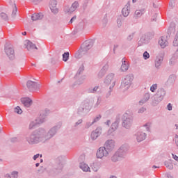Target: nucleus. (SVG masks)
Returning <instances> with one entry per match:
<instances>
[{
  "label": "nucleus",
  "mask_w": 178,
  "mask_h": 178,
  "mask_svg": "<svg viewBox=\"0 0 178 178\" xmlns=\"http://www.w3.org/2000/svg\"><path fill=\"white\" fill-rule=\"evenodd\" d=\"M65 166V156H59L56 159V165H54L55 173H60Z\"/></svg>",
  "instance_id": "obj_4"
},
{
  "label": "nucleus",
  "mask_w": 178,
  "mask_h": 178,
  "mask_svg": "<svg viewBox=\"0 0 178 178\" xmlns=\"http://www.w3.org/2000/svg\"><path fill=\"white\" fill-rule=\"evenodd\" d=\"M44 17V15L42 13H34L31 16V19L33 22H35L37 20H41Z\"/></svg>",
  "instance_id": "obj_30"
},
{
  "label": "nucleus",
  "mask_w": 178,
  "mask_h": 178,
  "mask_svg": "<svg viewBox=\"0 0 178 178\" xmlns=\"http://www.w3.org/2000/svg\"><path fill=\"white\" fill-rule=\"evenodd\" d=\"M50 111L48 108H46L44 111H41L40 116L36 120V123H44L47 116L49 115Z\"/></svg>",
  "instance_id": "obj_9"
},
{
  "label": "nucleus",
  "mask_w": 178,
  "mask_h": 178,
  "mask_svg": "<svg viewBox=\"0 0 178 178\" xmlns=\"http://www.w3.org/2000/svg\"><path fill=\"white\" fill-rule=\"evenodd\" d=\"M145 111H147V108L142 107V108H139L138 113H144Z\"/></svg>",
  "instance_id": "obj_58"
},
{
  "label": "nucleus",
  "mask_w": 178,
  "mask_h": 178,
  "mask_svg": "<svg viewBox=\"0 0 178 178\" xmlns=\"http://www.w3.org/2000/svg\"><path fill=\"white\" fill-rule=\"evenodd\" d=\"M26 87L30 91H33V90H38V88H40V85H38L37 82L28 81L26 83Z\"/></svg>",
  "instance_id": "obj_16"
},
{
  "label": "nucleus",
  "mask_w": 178,
  "mask_h": 178,
  "mask_svg": "<svg viewBox=\"0 0 178 178\" xmlns=\"http://www.w3.org/2000/svg\"><path fill=\"white\" fill-rule=\"evenodd\" d=\"M156 97L161 98V99L163 101V98H165V96L166 95V90L163 89V88H160L157 90L156 93L155 94Z\"/></svg>",
  "instance_id": "obj_20"
},
{
  "label": "nucleus",
  "mask_w": 178,
  "mask_h": 178,
  "mask_svg": "<svg viewBox=\"0 0 178 178\" xmlns=\"http://www.w3.org/2000/svg\"><path fill=\"white\" fill-rule=\"evenodd\" d=\"M113 87H115V81L110 86L108 91L106 93V98H109L112 95V92L113 91Z\"/></svg>",
  "instance_id": "obj_36"
},
{
  "label": "nucleus",
  "mask_w": 178,
  "mask_h": 178,
  "mask_svg": "<svg viewBox=\"0 0 178 178\" xmlns=\"http://www.w3.org/2000/svg\"><path fill=\"white\" fill-rule=\"evenodd\" d=\"M105 74H106V72L103 71L102 70H101L99 72L97 76H98L99 79H102V77H104V76H105Z\"/></svg>",
  "instance_id": "obj_49"
},
{
  "label": "nucleus",
  "mask_w": 178,
  "mask_h": 178,
  "mask_svg": "<svg viewBox=\"0 0 178 178\" xmlns=\"http://www.w3.org/2000/svg\"><path fill=\"white\" fill-rule=\"evenodd\" d=\"M127 146L123 145L119 148L118 151L115 152H117L121 159H124V156H126L127 154Z\"/></svg>",
  "instance_id": "obj_14"
},
{
  "label": "nucleus",
  "mask_w": 178,
  "mask_h": 178,
  "mask_svg": "<svg viewBox=\"0 0 178 178\" xmlns=\"http://www.w3.org/2000/svg\"><path fill=\"white\" fill-rule=\"evenodd\" d=\"M129 62H127L126 59L122 58V65L120 67L121 72H127V70H129Z\"/></svg>",
  "instance_id": "obj_23"
},
{
  "label": "nucleus",
  "mask_w": 178,
  "mask_h": 178,
  "mask_svg": "<svg viewBox=\"0 0 178 178\" xmlns=\"http://www.w3.org/2000/svg\"><path fill=\"white\" fill-rule=\"evenodd\" d=\"M151 124H152L149 122L145 123L142 127V130H144V131H148V132L151 131Z\"/></svg>",
  "instance_id": "obj_37"
},
{
  "label": "nucleus",
  "mask_w": 178,
  "mask_h": 178,
  "mask_svg": "<svg viewBox=\"0 0 178 178\" xmlns=\"http://www.w3.org/2000/svg\"><path fill=\"white\" fill-rule=\"evenodd\" d=\"M92 48V42L90 40L85 41L81 47V52H87Z\"/></svg>",
  "instance_id": "obj_10"
},
{
  "label": "nucleus",
  "mask_w": 178,
  "mask_h": 178,
  "mask_svg": "<svg viewBox=\"0 0 178 178\" xmlns=\"http://www.w3.org/2000/svg\"><path fill=\"white\" fill-rule=\"evenodd\" d=\"M101 134H102V128L97 127L95 131H92L90 137L92 140H97Z\"/></svg>",
  "instance_id": "obj_17"
},
{
  "label": "nucleus",
  "mask_w": 178,
  "mask_h": 178,
  "mask_svg": "<svg viewBox=\"0 0 178 178\" xmlns=\"http://www.w3.org/2000/svg\"><path fill=\"white\" fill-rule=\"evenodd\" d=\"M56 5H58V1H56V0H50L49 8L51 12L53 13L54 15H58V13H59V9L56 8Z\"/></svg>",
  "instance_id": "obj_13"
},
{
  "label": "nucleus",
  "mask_w": 178,
  "mask_h": 178,
  "mask_svg": "<svg viewBox=\"0 0 178 178\" xmlns=\"http://www.w3.org/2000/svg\"><path fill=\"white\" fill-rule=\"evenodd\" d=\"M79 1H74L72 4L71 7L65 6L64 8V12H65V13H73V12H74L76 9L79 8Z\"/></svg>",
  "instance_id": "obj_11"
},
{
  "label": "nucleus",
  "mask_w": 178,
  "mask_h": 178,
  "mask_svg": "<svg viewBox=\"0 0 178 178\" xmlns=\"http://www.w3.org/2000/svg\"><path fill=\"white\" fill-rule=\"evenodd\" d=\"M79 168L83 172H90V167L84 162L80 163Z\"/></svg>",
  "instance_id": "obj_32"
},
{
  "label": "nucleus",
  "mask_w": 178,
  "mask_h": 178,
  "mask_svg": "<svg viewBox=\"0 0 178 178\" xmlns=\"http://www.w3.org/2000/svg\"><path fill=\"white\" fill-rule=\"evenodd\" d=\"M113 81H115V86H116V80H115V74L110 73L104 79V84L109 86V84H112Z\"/></svg>",
  "instance_id": "obj_12"
},
{
  "label": "nucleus",
  "mask_w": 178,
  "mask_h": 178,
  "mask_svg": "<svg viewBox=\"0 0 178 178\" xmlns=\"http://www.w3.org/2000/svg\"><path fill=\"white\" fill-rule=\"evenodd\" d=\"M69 52H65L63 54V62H67V60H69Z\"/></svg>",
  "instance_id": "obj_42"
},
{
  "label": "nucleus",
  "mask_w": 178,
  "mask_h": 178,
  "mask_svg": "<svg viewBox=\"0 0 178 178\" xmlns=\"http://www.w3.org/2000/svg\"><path fill=\"white\" fill-rule=\"evenodd\" d=\"M176 79H177V76L176 74H171L169 76L168 80H167V84L169 86H172V84H175V82L176 81Z\"/></svg>",
  "instance_id": "obj_29"
},
{
  "label": "nucleus",
  "mask_w": 178,
  "mask_h": 178,
  "mask_svg": "<svg viewBox=\"0 0 178 178\" xmlns=\"http://www.w3.org/2000/svg\"><path fill=\"white\" fill-rule=\"evenodd\" d=\"M164 58H165V53L163 52L159 53L158 56L156 57L154 65L156 69H159V67H161V65H162Z\"/></svg>",
  "instance_id": "obj_8"
},
{
  "label": "nucleus",
  "mask_w": 178,
  "mask_h": 178,
  "mask_svg": "<svg viewBox=\"0 0 178 178\" xmlns=\"http://www.w3.org/2000/svg\"><path fill=\"white\" fill-rule=\"evenodd\" d=\"M145 13V9L143 8L140 10H136L134 13V18L138 19V17H141Z\"/></svg>",
  "instance_id": "obj_31"
},
{
  "label": "nucleus",
  "mask_w": 178,
  "mask_h": 178,
  "mask_svg": "<svg viewBox=\"0 0 178 178\" xmlns=\"http://www.w3.org/2000/svg\"><path fill=\"white\" fill-rule=\"evenodd\" d=\"M158 89V84L154 83L150 87V91L152 92H155V90Z\"/></svg>",
  "instance_id": "obj_50"
},
{
  "label": "nucleus",
  "mask_w": 178,
  "mask_h": 178,
  "mask_svg": "<svg viewBox=\"0 0 178 178\" xmlns=\"http://www.w3.org/2000/svg\"><path fill=\"white\" fill-rule=\"evenodd\" d=\"M175 31H176V29H175V28H169V29L168 31V35H170V37L171 35H175Z\"/></svg>",
  "instance_id": "obj_45"
},
{
  "label": "nucleus",
  "mask_w": 178,
  "mask_h": 178,
  "mask_svg": "<svg viewBox=\"0 0 178 178\" xmlns=\"http://www.w3.org/2000/svg\"><path fill=\"white\" fill-rule=\"evenodd\" d=\"M122 21H123V17L122 16H119L117 18L118 27L120 28L122 26Z\"/></svg>",
  "instance_id": "obj_41"
},
{
  "label": "nucleus",
  "mask_w": 178,
  "mask_h": 178,
  "mask_svg": "<svg viewBox=\"0 0 178 178\" xmlns=\"http://www.w3.org/2000/svg\"><path fill=\"white\" fill-rule=\"evenodd\" d=\"M175 141L177 147H178V136L177 135H175Z\"/></svg>",
  "instance_id": "obj_62"
},
{
  "label": "nucleus",
  "mask_w": 178,
  "mask_h": 178,
  "mask_svg": "<svg viewBox=\"0 0 178 178\" xmlns=\"http://www.w3.org/2000/svg\"><path fill=\"white\" fill-rule=\"evenodd\" d=\"M160 102H162V100L161 98H159L156 95H154L153 98H152V106H156V105H159Z\"/></svg>",
  "instance_id": "obj_27"
},
{
  "label": "nucleus",
  "mask_w": 178,
  "mask_h": 178,
  "mask_svg": "<svg viewBox=\"0 0 178 178\" xmlns=\"http://www.w3.org/2000/svg\"><path fill=\"white\" fill-rule=\"evenodd\" d=\"M146 42H147V40H145V38L144 36H143L142 38H140V39L138 42V44L143 45V44H145Z\"/></svg>",
  "instance_id": "obj_52"
},
{
  "label": "nucleus",
  "mask_w": 178,
  "mask_h": 178,
  "mask_svg": "<svg viewBox=\"0 0 178 178\" xmlns=\"http://www.w3.org/2000/svg\"><path fill=\"white\" fill-rule=\"evenodd\" d=\"M133 116L129 115L128 113H124L122 118V127L125 129H130L131 126L133 124Z\"/></svg>",
  "instance_id": "obj_5"
},
{
  "label": "nucleus",
  "mask_w": 178,
  "mask_h": 178,
  "mask_svg": "<svg viewBox=\"0 0 178 178\" xmlns=\"http://www.w3.org/2000/svg\"><path fill=\"white\" fill-rule=\"evenodd\" d=\"M174 47H178V32L176 33L174 41H173Z\"/></svg>",
  "instance_id": "obj_47"
},
{
  "label": "nucleus",
  "mask_w": 178,
  "mask_h": 178,
  "mask_svg": "<svg viewBox=\"0 0 178 178\" xmlns=\"http://www.w3.org/2000/svg\"><path fill=\"white\" fill-rule=\"evenodd\" d=\"M112 162L116 163L119 162V161H122L121 157L119 156L118 154L115 152V154L111 156Z\"/></svg>",
  "instance_id": "obj_35"
},
{
  "label": "nucleus",
  "mask_w": 178,
  "mask_h": 178,
  "mask_svg": "<svg viewBox=\"0 0 178 178\" xmlns=\"http://www.w3.org/2000/svg\"><path fill=\"white\" fill-rule=\"evenodd\" d=\"M172 156L173 159H175V161H177V162H178V156L177 155H175L174 154H172Z\"/></svg>",
  "instance_id": "obj_64"
},
{
  "label": "nucleus",
  "mask_w": 178,
  "mask_h": 178,
  "mask_svg": "<svg viewBox=\"0 0 178 178\" xmlns=\"http://www.w3.org/2000/svg\"><path fill=\"white\" fill-rule=\"evenodd\" d=\"M0 16H1V19H3V20H7L8 19V15H6V13H1L0 14Z\"/></svg>",
  "instance_id": "obj_55"
},
{
  "label": "nucleus",
  "mask_w": 178,
  "mask_h": 178,
  "mask_svg": "<svg viewBox=\"0 0 178 178\" xmlns=\"http://www.w3.org/2000/svg\"><path fill=\"white\" fill-rule=\"evenodd\" d=\"M14 112L15 113H17L18 115H22V113H23V111L22 110V108H20V106H19L14 108Z\"/></svg>",
  "instance_id": "obj_43"
},
{
  "label": "nucleus",
  "mask_w": 178,
  "mask_h": 178,
  "mask_svg": "<svg viewBox=\"0 0 178 178\" xmlns=\"http://www.w3.org/2000/svg\"><path fill=\"white\" fill-rule=\"evenodd\" d=\"M90 111H91V104H90V101L87 100L81 103L78 108L77 113L81 116H86Z\"/></svg>",
  "instance_id": "obj_3"
},
{
  "label": "nucleus",
  "mask_w": 178,
  "mask_h": 178,
  "mask_svg": "<svg viewBox=\"0 0 178 178\" xmlns=\"http://www.w3.org/2000/svg\"><path fill=\"white\" fill-rule=\"evenodd\" d=\"M17 13V7L16 6V4H14V7L12 12V17H15V16H16Z\"/></svg>",
  "instance_id": "obj_51"
},
{
  "label": "nucleus",
  "mask_w": 178,
  "mask_h": 178,
  "mask_svg": "<svg viewBox=\"0 0 178 178\" xmlns=\"http://www.w3.org/2000/svg\"><path fill=\"white\" fill-rule=\"evenodd\" d=\"M108 155H109V152L104 147H99L96 153L97 159H102L104 156H107Z\"/></svg>",
  "instance_id": "obj_6"
},
{
  "label": "nucleus",
  "mask_w": 178,
  "mask_h": 178,
  "mask_svg": "<svg viewBox=\"0 0 178 178\" xmlns=\"http://www.w3.org/2000/svg\"><path fill=\"white\" fill-rule=\"evenodd\" d=\"M122 15L124 17H127L130 15V4H127L122 10Z\"/></svg>",
  "instance_id": "obj_24"
},
{
  "label": "nucleus",
  "mask_w": 178,
  "mask_h": 178,
  "mask_svg": "<svg viewBox=\"0 0 178 178\" xmlns=\"http://www.w3.org/2000/svg\"><path fill=\"white\" fill-rule=\"evenodd\" d=\"M159 44L161 46V48H166V47H168V45H169V42H168V40H166V39H165V38L161 37L159 40Z\"/></svg>",
  "instance_id": "obj_28"
},
{
  "label": "nucleus",
  "mask_w": 178,
  "mask_h": 178,
  "mask_svg": "<svg viewBox=\"0 0 178 178\" xmlns=\"http://www.w3.org/2000/svg\"><path fill=\"white\" fill-rule=\"evenodd\" d=\"M26 48L28 51H33V49H38L37 46L31 42L30 40H26L25 43Z\"/></svg>",
  "instance_id": "obj_25"
},
{
  "label": "nucleus",
  "mask_w": 178,
  "mask_h": 178,
  "mask_svg": "<svg viewBox=\"0 0 178 178\" xmlns=\"http://www.w3.org/2000/svg\"><path fill=\"white\" fill-rule=\"evenodd\" d=\"M4 51L9 59L11 60L15 59V50L13 49V47H12V45H6Z\"/></svg>",
  "instance_id": "obj_7"
},
{
  "label": "nucleus",
  "mask_w": 178,
  "mask_h": 178,
  "mask_svg": "<svg viewBox=\"0 0 178 178\" xmlns=\"http://www.w3.org/2000/svg\"><path fill=\"white\" fill-rule=\"evenodd\" d=\"M119 127V121H115L111 124V129L108 131V134L111 135Z\"/></svg>",
  "instance_id": "obj_26"
},
{
  "label": "nucleus",
  "mask_w": 178,
  "mask_h": 178,
  "mask_svg": "<svg viewBox=\"0 0 178 178\" xmlns=\"http://www.w3.org/2000/svg\"><path fill=\"white\" fill-rule=\"evenodd\" d=\"M83 72H84V65H81L77 72H76V76H80V74H81V73H83Z\"/></svg>",
  "instance_id": "obj_48"
},
{
  "label": "nucleus",
  "mask_w": 178,
  "mask_h": 178,
  "mask_svg": "<svg viewBox=\"0 0 178 178\" xmlns=\"http://www.w3.org/2000/svg\"><path fill=\"white\" fill-rule=\"evenodd\" d=\"M151 98V93L149 92H147L143 95V97L139 101L140 105H143L148 101H149V99Z\"/></svg>",
  "instance_id": "obj_19"
},
{
  "label": "nucleus",
  "mask_w": 178,
  "mask_h": 178,
  "mask_svg": "<svg viewBox=\"0 0 178 178\" xmlns=\"http://www.w3.org/2000/svg\"><path fill=\"white\" fill-rule=\"evenodd\" d=\"M60 127H62V122H58L48 131L44 128H39L25 136V141L29 145L45 144L58 134V131Z\"/></svg>",
  "instance_id": "obj_1"
},
{
  "label": "nucleus",
  "mask_w": 178,
  "mask_h": 178,
  "mask_svg": "<svg viewBox=\"0 0 178 178\" xmlns=\"http://www.w3.org/2000/svg\"><path fill=\"white\" fill-rule=\"evenodd\" d=\"M92 170L93 172H97L101 169V163L99 162H95L91 165Z\"/></svg>",
  "instance_id": "obj_33"
},
{
  "label": "nucleus",
  "mask_w": 178,
  "mask_h": 178,
  "mask_svg": "<svg viewBox=\"0 0 178 178\" xmlns=\"http://www.w3.org/2000/svg\"><path fill=\"white\" fill-rule=\"evenodd\" d=\"M6 176L8 177L17 178V177H19V172H17V171H13L11 172V176L9 174H7Z\"/></svg>",
  "instance_id": "obj_39"
},
{
  "label": "nucleus",
  "mask_w": 178,
  "mask_h": 178,
  "mask_svg": "<svg viewBox=\"0 0 178 178\" xmlns=\"http://www.w3.org/2000/svg\"><path fill=\"white\" fill-rule=\"evenodd\" d=\"M108 69H109V65L108 64V63H105L103 65V67L101 70H103V72H105L106 73V72H108Z\"/></svg>",
  "instance_id": "obj_46"
},
{
  "label": "nucleus",
  "mask_w": 178,
  "mask_h": 178,
  "mask_svg": "<svg viewBox=\"0 0 178 178\" xmlns=\"http://www.w3.org/2000/svg\"><path fill=\"white\" fill-rule=\"evenodd\" d=\"M40 158H42V154H37L34 155L33 157V161H36L37 159L40 158Z\"/></svg>",
  "instance_id": "obj_57"
},
{
  "label": "nucleus",
  "mask_w": 178,
  "mask_h": 178,
  "mask_svg": "<svg viewBox=\"0 0 178 178\" xmlns=\"http://www.w3.org/2000/svg\"><path fill=\"white\" fill-rule=\"evenodd\" d=\"M104 147L108 152L113 151V149H115V141L112 139L108 140L104 144Z\"/></svg>",
  "instance_id": "obj_15"
},
{
  "label": "nucleus",
  "mask_w": 178,
  "mask_h": 178,
  "mask_svg": "<svg viewBox=\"0 0 178 178\" xmlns=\"http://www.w3.org/2000/svg\"><path fill=\"white\" fill-rule=\"evenodd\" d=\"M83 123V119L78 120V121L75 123V127L79 126V124H81Z\"/></svg>",
  "instance_id": "obj_60"
},
{
  "label": "nucleus",
  "mask_w": 178,
  "mask_h": 178,
  "mask_svg": "<svg viewBox=\"0 0 178 178\" xmlns=\"http://www.w3.org/2000/svg\"><path fill=\"white\" fill-rule=\"evenodd\" d=\"M99 86H96L95 87L90 86L87 88L86 92L88 94H97V92H99Z\"/></svg>",
  "instance_id": "obj_21"
},
{
  "label": "nucleus",
  "mask_w": 178,
  "mask_h": 178,
  "mask_svg": "<svg viewBox=\"0 0 178 178\" xmlns=\"http://www.w3.org/2000/svg\"><path fill=\"white\" fill-rule=\"evenodd\" d=\"M86 75L81 76L79 79V80L76 81V84H78V86H81V84L84 83V80H86Z\"/></svg>",
  "instance_id": "obj_38"
},
{
  "label": "nucleus",
  "mask_w": 178,
  "mask_h": 178,
  "mask_svg": "<svg viewBox=\"0 0 178 178\" xmlns=\"http://www.w3.org/2000/svg\"><path fill=\"white\" fill-rule=\"evenodd\" d=\"M136 137L138 143H141V141H144L145 138H147V134L143 131H138L136 134Z\"/></svg>",
  "instance_id": "obj_18"
},
{
  "label": "nucleus",
  "mask_w": 178,
  "mask_h": 178,
  "mask_svg": "<svg viewBox=\"0 0 178 178\" xmlns=\"http://www.w3.org/2000/svg\"><path fill=\"white\" fill-rule=\"evenodd\" d=\"M34 127H35V122H31L29 124V129H34Z\"/></svg>",
  "instance_id": "obj_61"
},
{
  "label": "nucleus",
  "mask_w": 178,
  "mask_h": 178,
  "mask_svg": "<svg viewBox=\"0 0 178 178\" xmlns=\"http://www.w3.org/2000/svg\"><path fill=\"white\" fill-rule=\"evenodd\" d=\"M21 102L25 106L26 108H30L31 104H33V100L29 97H24L21 99Z\"/></svg>",
  "instance_id": "obj_22"
},
{
  "label": "nucleus",
  "mask_w": 178,
  "mask_h": 178,
  "mask_svg": "<svg viewBox=\"0 0 178 178\" xmlns=\"http://www.w3.org/2000/svg\"><path fill=\"white\" fill-rule=\"evenodd\" d=\"M164 165L168 169H170V170H172V169H173V164H172V163L168 161H165L164 162Z\"/></svg>",
  "instance_id": "obj_40"
},
{
  "label": "nucleus",
  "mask_w": 178,
  "mask_h": 178,
  "mask_svg": "<svg viewBox=\"0 0 178 178\" xmlns=\"http://www.w3.org/2000/svg\"><path fill=\"white\" fill-rule=\"evenodd\" d=\"M143 58L147 60V59H149V53H148L147 51H145L143 53Z\"/></svg>",
  "instance_id": "obj_56"
},
{
  "label": "nucleus",
  "mask_w": 178,
  "mask_h": 178,
  "mask_svg": "<svg viewBox=\"0 0 178 178\" xmlns=\"http://www.w3.org/2000/svg\"><path fill=\"white\" fill-rule=\"evenodd\" d=\"M133 80H134V76H133V74H129L127 75L121 82V90H123L124 91H127V90H129V88L131 87Z\"/></svg>",
  "instance_id": "obj_2"
},
{
  "label": "nucleus",
  "mask_w": 178,
  "mask_h": 178,
  "mask_svg": "<svg viewBox=\"0 0 178 178\" xmlns=\"http://www.w3.org/2000/svg\"><path fill=\"white\" fill-rule=\"evenodd\" d=\"M169 65L170 66H175V65H177V56H176V54H174L170 58Z\"/></svg>",
  "instance_id": "obj_34"
},
{
  "label": "nucleus",
  "mask_w": 178,
  "mask_h": 178,
  "mask_svg": "<svg viewBox=\"0 0 178 178\" xmlns=\"http://www.w3.org/2000/svg\"><path fill=\"white\" fill-rule=\"evenodd\" d=\"M135 34H136V33H134V32H133L132 33L129 34L127 37V41H128L129 42H130L131 41H133V38H134Z\"/></svg>",
  "instance_id": "obj_44"
},
{
  "label": "nucleus",
  "mask_w": 178,
  "mask_h": 178,
  "mask_svg": "<svg viewBox=\"0 0 178 178\" xmlns=\"http://www.w3.org/2000/svg\"><path fill=\"white\" fill-rule=\"evenodd\" d=\"M100 104H101V100L99 99H97V101L96 104H95L94 107L98 108V106H99Z\"/></svg>",
  "instance_id": "obj_59"
},
{
  "label": "nucleus",
  "mask_w": 178,
  "mask_h": 178,
  "mask_svg": "<svg viewBox=\"0 0 178 178\" xmlns=\"http://www.w3.org/2000/svg\"><path fill=\"white\" fill-rule=\"evenodd\" d=\"M168 111H172V104L169 103L167 106Z\"/></svg>",
  "instance_id": "obj_63"
},
{
  "label": "nucleus",
  "mask_w": 178,
  "mask_h": 178,
  "mask_svg": "<svg viewBox=\"0 0 178 178\" xmlns=\"http://www.w3.org/2000/svg\"><path fill=\"white\" fill-rule=\"evenodd\" d=\"M92 124H94V122L92 121V122H87L85 125V129H90L91 127V126H92Z\"/></svg>",
  "instance_id": "obj_54"
},
{
  "label": "nucleus",
  "mask_w": 178,
  "mask_h": 178,
  "mask_svg": "<svg viewBox=\"0 0 178 178\" xmlns=\"http://www.w3.org/2000/svg\"><path fill=\"white\" fill-rule=\"evenodd\" d=\"M101 118H102V115H97L96 118H94V120H92L93 124L99 122V120H101Z\"/></svg>",
  "instance_id": "obj_53"
}]
</instances>
